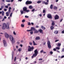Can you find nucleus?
Returning <instances> with one entry per match:
<instances>
[{"mask_svg":"<svg viewBox=\"0 0 64 64\" xmlns=\"http://www.w3.org/2000/svg\"><path fill=\"white\" fill-rule=\"evenodd\" d=\"M21 50H22V48H20L18 49V51L19 52L21 51Z\"/></svg>","mask_w":64,"mask_h":64,"instance_id":"26","label":"nucleus"},{"mask_svg":"<svg viewBox=\"0 0 64 64\" xmlns=\"http://www.w3.org/2000/svg\"><path fill=\"white\" fill-rule=\"evenodd\" d=\"M64 58V55L62 56L61 57V58Z\"/></svg>","mask_w":64,"mask_h":64,"instance_id":"45","label":"nucleus"},{"mask_svg":"<svg viewBox=\"0 0 64 64\" xmlns=\"http://www.w3.org/2000/svg\"><path fill=\"white\" fill-rule=\"evenodd\" d=\"M2 14H4V12L3 11H2Z\"/></svg>","mask_w":64,"mask_h":64,"instance_id":"46","label":"nucleus"},{"mask_svg":"<svg viewBox=\"0 0 64 64\" xmlns=\"http://www.w3.org/2000/svg\"><path fill=\"white\" fill-rule=\"evenodd\" d=\"M57 7H56V6H54V9L55 10H57Z\"/></svg>","mask_w":64,"mask_h":64,"instance_id":"20","label":"nucleus"},{"mask_svg":"<svg viewBox=\"0 0 64 64\" xmlns=\"http://www.w3.org/2000/svg\"><path fill=\"white\" fill-rule=\"evenodd\" d=\"M50 53L51 54H53V52L52 51H51L50 52Z\"/></svg>","mask_w":64,"mask_h":64,"instance_id":"55","label":"nucleus"},{"mask_svg":"<svg viewBox=\"0 0 64 64\" xmlns=\"http://www.w3.org/2000/svg\"><path fill=\"white\" fill-rule=\"evenodd\" d=\"M38 32V31L37 30H36V31L34 32L35 33H37Z\"/></svg>","mask_w":64,"mask_h":64,"instance_id":"30","label":"nucleus"},{"mask_svg":"<svg viewBox=\"0 0 64 64\" xmlns=\"http://www.w3.org/2000/svg\"><path fill=\"white\" fill-rule=\"evenodd\" d=\"M42 58H40L38 59V60H42Z\"/></svg>","mask_w":64,"mask_h":64,"instance_id":"44","label":"nucleus"},{"mask_svg":"<svg viewBox=\"0 0 64 64\" xmlns=\"http://www.w3.org/2000/svg\"><path fill=\"white\" fill-rule=\"evenodd\" d=\"M62 20H63V19H61L60 20V22H62Z\"/></svg>","mask_w":64,"mask_h":64,"instance_id":"58","label":"nucleus"},{"mask_svg":"<svg viewBox=\"0 0 64 64\" xmlns=\"http://www.w3.org/2000/svg\"><path fill=\"white\" fill-rule=\"evenodd\" d=\"M34 49V47L32 46L31 47L30 46H28V51H33Z\"/></svg>","mask_w":64,"mask_h":64,"instance_id":"4","label":"nucleus"},{"mask_svg":"<svg viewBox=\"0 0 64 64\" xmlns=\"http://www.w3.org/2000/svg\"><path fill=\"white\" fill-rule=\"evenodd\" d=\"M58 0H56V2H58Z\"/></svg>","mask_w":64,"mask_h":64,"instance_id":"61","label":"nucleus"},{"mask_svg":"<svg viewBox=\"0 0 64 64\" xmlns=\"http://www.w3.org/2000/svg\"><path fill=\"white\" fill-rule=\"evenodd\" d=\"M43 4H45V1H43L42 2Z\"/></svg>","mask_w":64,"mask_h":64,"instance_id":"54","label":"nucleus"},{"mask_svg":"<svg viewBox=\"0 0 64 64\" xmlns=\"http://www.w3.org/2000/svg\"><path fill=\"white\" fill-rule=\"evenodd\" d=\"M25 18H28L29 17V16H25Z\"/></svg>","mask_w":64,"mask_h":64,"instance_id":"47","label":"nucleus"},{"mask_svg":"<svg viewBox=\"0 0 64 64\" xmlns=\"http://www.w3.org/2000/svg\"><path fill=\"white\" fill-rule=\"evenodd\" d=\"M40 38L39 36L37 37L36 38V40H40Z\"/></svg>","mask_w":64,"mask_h":64,"instance_id":"16","label":"nucleus"},{"mask_svg":"<svg viewBox=\"0 0 64 64\" xmlns=\"http://www.w3.org/2000/svg\"><path fill=\"white\" fill-rule=\"evenodd\" d=\"M2 28V29L4 30L5 29H9V24H6V23H4L3 24V26Z\"/></svg>","mask_w":64,"mask_h":64,"instance_id":"1","label":"nucleus"},{"mask_svg":"<svg viewBox=\"0 0 64 64\" xmlns=\"http://www.w3.org/2000/svg\"><path fill=\"white\" fill-rule=\"evenodd\" d=\"M40 53H42V52H43V50H42L40 51Z\"/></svg>","mask_w":64,"mask_h":64,"instance_id":"43","label":"nucleus"},{"mask_svg":"<svg viewBox=\"0 0 64 64\" xmlns=\"http://www.w3.org/2000/svg\"><path fill=\"white\" fill-rule=\"evenodd\" d=\"M48 46L49 49H50L51 47V46L50 45V41H48Z\"/></svg>","mask_w":64,"mask_h":64,"instance_id":"5","label":"nucleus"},{"mask_svg":"<svg viewBox=\"0 0 64 64\" xmlns=\"http://www.w3.org/2000/svg\"><path fill=\"white\" fill-rule=\"evenodd\" d=\"M62 33L64 34V30L62 31Z\"/></svg>","mask_w":64,"mask_h":64,"instance_id":"64","label":"nucleus"},{"mask_svg":"<svg viewBox=\"0 0 64 64\" xmlns=\"http://www.w3.org/2000/svg\"><path fill=\"white\" fill-rule=\"evenodd\" d=\"M10 39L12 42V43H15V39L13 37V36L11 35L10 36Z\"/></svg>","mask_w":64,"mask_h":64,"instance_id":"3","label":"nucleus"},{"mask_svg":"<svg viewBox=\"0 0 64 64\" xmlns=\"http://www.w3.org/2000/svg\"><path fill=\"white\" fill-rule=\"evenodd\" d=\"M47 2H45V4L46 5H47V4H48V2H49V0H47Z\"/></svg>","mask_w":64,"mask_h":64,"instance_id":"21","label":"nucleus"},{"mask_svg":"<svg viewBox=\"0 0 64 64\" xmlns=\"http://www.w3.org/2000/svg\"><path fill=\"white\" fill-rule=\"evenodd\" d=\"M17 60V58H16V57H15L14 58V61H16V60Z\"/></svg>","mask_w":64,"mask_h":64,"instance_id":"34","label":"nucleus"},{"mask_svg":"<svg viewBox=\"0 0 64 64\" xmlns=\"http://www.w3.org/2000/svg\"><path fill=\"white\" fill-rule=\"evenodd\" d=\"M11 7H10L9 8V10H11Z\"/></svg>","mask_w":64,"mask_h":64,"instance_id":"51","label":"nucleus"},{"mask_svg":"<svg viewBox=\"0 0 64 64\" xmlns=\"http://www.w3.org/2000/svg\"><path fill=\"white\" fill-rule=\"evenodd\" d=\"M23 10L24 11H26L27 10V8L26 7H24L23 8Z\"/></svg>","mask_w":64,"mask_h":64,"instance_id":"15","label":"nucleus"},{"mask_svg":"<svg viewBox=\"0 0 64 64\" xmlns=\"http://www.w3.org/2000/svg\"><path fill=\"white\" fill-rule=\"evenodd\" d=\"M54 33L55 34H57L58 33V32L57 30H56L54 31Z\"/></svg>","mask_w":64,"mask_h":64,"instance_id":"12","label":"nucleus"},{"mask_svg":"<svg viewBox=\"0 0 64 64\" xmlns=\"http://www.w3.org/2000/svg\"><path fill=\"white\" fill-rule=\"evenodd\" d=\"M5 20V19H4V18H3V19L2 20V21H4Z\"/></svg>","mask_w":64,"mask_h":64,"instance_id":"57","label":"nucleus"},{"mask_svg":"<svg viewBox=\"0 0 64 64\" xmlns=\"http://www.w3.org/2000/svg\"><path fill=\"white\" fill-rule=\"evenodd\" d=\"M7 18V17L6 16H4V19H6Z\"/></svg>","mask_w":64,"mask_h":64,"instance_id":"56","label":"nucleus"},{"mask_svg":"<svg viewBox=\"0 0 64 64\" xmlns=\"http://www.w3.org/2000/svg\"><path fill=\"white\" fill-rule=\"evenodd\" d=\"M41 2V1L40 0H39L37 2V3H38V4H39V3H40Z\"/></svg>","mask_w":64,"mask_h":64,"instance_id":"29","label":"nucleus"},{"mask_svg":"<svg viewBox=\"0 0 64 64\" xmlns=\"http://www.w3.org/2000/svg\"><path fill=\"white\" fill-rule=\"evenodd\" d=\"M30 34H32L33 33V31H32L30 32Z\"/></svg>","mask_w":64,"mask_h":64,"instance_id":"38","label":"nucleus"},{"mask_svg":"<svg viewBox=\"0 0 64 64\" xmlns=\"http://www.w3.org/2000/svg\"><path fill=\"white\" fill-rule=\"evenodd\" d=\"M58 46H61V44L59 43L58 44Z\"/></svg>","mask_w":64,"mask_h":64,"instance_id":"36","label":"nucleus"},{"mask_svg":"<svg viewBox=\"0 0 64 64\" xmlns=\"http://www.w3.org/2000/svg\"><path fill=\"white\" fill-rule=\"evenodd\" d=\"M34 53L33 54V56H32V58H33L34 57H36L37 54H38V52L37 50V49L36 50L34 51Z\"/></svg>","mask_w":64,"mask_h":64,"instance_id":"2","label":"nucleus"},{"mask_svg":"<svg viewBox=\"0 0 64 64\" xmlns=\"http://www.w3.org/2000/svg\"><path fill=\"white\" fill-rule=\"evenodd\" d=\"M29 8H30V9H32V6H29Z\"/></svg>","mask_w":64,"mask_h":64,"instance_id":"31","label":"nucleus"},{"mask_svg":"<svg viewBox=\"0 0 64 64\" xmlns=\"http://www.w3.org/2000/svg\"><path fill=\"white\" fill-rule=\"evenodd\" d=\"M31 31H32L33 30H34V31H35V30H36L35 29V28L33 27H32L31 28Z\"/></svg>","mask_w":64,"mask_h":64,"instance_id":"13","label":"nucleus"},{"mask_svg":"<svg viewBox=\"0 0 64 64\" xmlns=\"http://www.w3.org/2000/svg\"><path fill=\"white\" fill-rule=\"evenodd\" d=\"M43 13H45V10H43Z\"/></svg>","mask_w":64,"mask_h":64,"instance_id":"41","label":"nucleus"},{"mask_svg":"<svg viewBox=\"0 0 64 64\" xmlns=\"http://www.w3.org/2000/svg\"><path fill=\"white\" fill-rule=\"evenodd\" d=\"M29 11H30V10H26V12H29Z\"/></svg>","mask_w":64,"mask_h":64,"instance_id":"37","label":"nucleus"},{"mask_svg":"<svg viewBox=\"0 0 64 64\" xmlns=\"http://www.w3.org/2000/svg\"><path fill=\"white\" fill-rule=\"evenodd\" d=\"M9 13L8 12H6V16H9Z\"/></svg>","mask_w":64,"mask_h":64,"instance_id":"17","label":"nucleus"},{"mask_svg":"<svg viewBox=\"0 0 64 64\" xmlns=\"http://www.w3.org/2000/svg\"><path fill=\"white\" fill-rule=\"evenodd\" d=\"M53 50L54 51H56V50L55 48H54Z\"/></svg>","mask_w":64,"mask_h":64,"instance_id":"53","label":"nucleus"},{"mask_svg":"<svg viewBox=\"0 0 64 64\" xmlns=\"http://www.w3.org/2000/svg\"><path fill=\"white\" fill-rule=\"evenodd\" d=\"M36 63L37 62H36V61H35L34 62V64H36Z\"/></svg>","mask_w":64,"mask_h":64,"instance_id":"63","label":"nucleus"},{"mask_svg":"<svg viewBox=\"0 0 64 64\" xmlns=\"http://www.w3.org/2000/svg\"><path fill=\"white\" fill-rule=\"evenodd\" d=\"M5 37H6V38H8L9 37V35L7 33H6L4 34Z\"/></svg>","mask_w":64,"mask_h":64,"instance_id":"7","label":"nucleus"},{"mask_svg":"<svg viewBox=\"0 0 64 64\" xmlns=\"http://www.w3.org/2000/svg\"><path fill=\"white\" fill-rule=\"evenodd\" d=\"M25 20H22V22H25Z\"/></svg>","mask_w":64,"mask_h":64,"instance_id":"40","label":"nucleus"},{"mask_svg":"<svg viewBox=\"0 0 64 64\" xmlns=\"http://www.w3.org/2000/svg\"><path fill=\"white\" fill-rule=\"evenodd\" d=\"M39 15H40V17H41V16H42V14H39Z\"/></svg>","mask_w":64,"mask_h":64,"instance_id":"62","label":"nucleus"},{"mask_svg":"<svg viewBox=\"0 0 64 64\" xmlns=\"http://www.w3.org/2000/svg\"><path fill=\"white\" fill-rule=\"evenodd\" d=\"M3 43L4 46V47H6L7 46V42H6V40H3Z\"/></svg>","mask_w":64,"mask_h":64,"instance_id":"6","label":"nucleus"},{"mask_svg":"<svg viewBox=\"0 0 64 64\" xmlns=\"http://www.w3.org/2000/svg\"><path fill=\"white\" fill-rule=\"evenodd\" d=\"M4 11H7V9H6V8L4 9Z\"/></svg>","mask_w":64,"mask_h":64,"instance_id":"50","label":"nucleus"},{"mask_svg":"<svg viewBox=\"0 0 64 64\" xmlns=\"http://www.w3.org/2000/svg\"><path fill=\"white\" fill-rule=\"evenodd\" d=\"M59 16L57 15H56L54 17V19L55 20H57V19H59Z\"/></svg>","mask_w":64,"mask_h":64,"instance_id":"9","label":"nucleus"},{"mask_svg":"<svg viewBox=\"0 0 64 64\" xmlns=\"http://www.w3.org/2000/svg\"><path fill=\"white\" fill-rule=\"evenodd\" d=\"M50 8L51 9H53V5L51 4L50 5Z\"/></svg>","mask_w":64,"mask_h":64,"instance_id":"25","label":"nucleus"},{"mask_svg":"<svg viewBox=\"0 0 64 64\" xmlns=\"http://www.w3.org/2000/svg\"><path fill=\"white\" fill-rule=\"evenodd\" d=\"M9 13H10V12H11V10H8V12Z\"/></svg>","mask_w":64,"mask_h":64,"instance_id":"49","label":"nucleus"},{"mask_svg":"<svg viewBox=\"0 0 64 64\" xmlns=\"http://www.w3.org/2000/svg\"><path fill=\"white\" fill-rule=\"evenodd\" d=\"M50 29L51 30H53L54 28V26H52L50 27Z\"/></svg>","mask_w":64,"mask_h":64,"instance_id":"23","label":"nucleus"},{"mask_svg":"<svg viewBox=\"0 0 64 64\" xmlns=\"http://www.w3.org/2000/svg\"><path fill=\"white\" fill-rule=\"evenodd\" d=\"M13 34L14 35H16V33L15 32V31H14L13 32Z\"/></svg>","mask_w":64,"mask_h":64,"instance_id":"28","label":"nucleus"},{"mask_svg":"<svg viewBox=\"0 0 64 64\" xmlns=\"http://www.w3.org/2000/svg\"><path fill=\"white\" fill-rule=\"evenodd\" d=\"M31 30L30 29V30H26V31L27 32H29V31H31Z\"/></svg>","mask_w":64,"mask_h":64,"instance_id":"35","label":"nucleus"},{"mask_svg":"<svg viewBox=\"0 0 64 64\" xmlns=\"http://www.w3.org/2000/svg\"><path fill=\"white\" fill-rule=\"evenodd\" d=\"M6 2H10V0H6Z\"/></svg>","mask_w":64,"mask_h":64,"instance_id":"33","label":"nucleus"},{"mask_svg":"<svg viewBox=\"0 0 64 64\" xmlns=\"http://www.w3.org/2000/svg\"><path fill=\"white\" fill-rule=\"evenodd\" d=\"M41 28L43 30H45V28L43 26H41Z\"/></svg>","mask_w":64,"mask_h":64,"instance_id":"19","label":"nucleus"},{"mask_svg":"<svg viewBox=\"0 0 64 64\" xmlns=\"http://www.w3.org/2000/svg\"><path fill=\"white\" fill-rule=\"evenodd\" d=\"M32 3V2L30 1H27L26 2V4H31Z\"/></svg>","mask_w":64,"mask_h":64,"instance_id":"11","label":"nucleus"},{"mask_svg":"<svg viewBox=\"0 0 64 64\" xmlns=\"http://www.w3.org/2000/svg\"><path fill=\"white\" fill-rule=\"evenodd\" d=\"M29 44L30 45H32V43L31 42H30Z\"/></svg>","mask_w":64,"mask_h":64,"instance_id":"42","label":"nucleus"},{"mask_svg":"<svg viewBox=\"0 0 64 64\" xmlns=\"http://www.w3.org/2000/svg\"><path fill=\"white\" fill-rule=\"evenodd\" d=\"M13 14V13L12 12L11 13L10 15V18H11L12 16V14Z\"/></svg>","mask_w":64,"mask_h":64,"instance_id":"22","label":"nucleus"},{"mask_svg":"<svg viewBox=\"0 0 64 64\" xmlns=\"http://www.w3.org/2000/svg\"><path fill=\"white\" fill-rule=\"evenodd\" d=\"M38 32H40V33H42V34H43L44 33L43 32V30L41 29H40L38 30Z\"/></svg>","mask_w":64,"mask_h":64,"instance_id":"10","label":"nucleus"},{"mask_svg":"<svg viewBox=\"0 0 64 64\" xmlns=\"http://www.w3.org/2000/svg\"><path fill=\"white\" fill-rule=\"evenodd\" d=\"M33 43L34 45H37V44L35 43V42L34 41V40L33 41Z\"/></svg>","mask_w":64,"mask_h":64,"instance_id":"18","label":"nucleus"},{"mask_svg":"<svg viewBox=\"0 0 64 64\" xmlns=\"http://www.w3.org/2000/svg\"><path fill=\"white\" fill-rule=\"evenodd\" d=\"M59 41V40H56L55 41V42H58V41Z\"/></svg>","mask_w":64,"mask_h":64,"instance_id":"39","label":"nucleus"},{"mask_svg":"<svg viewBox=\"0 0 64 64\" xmlns=\"http://www.w3.org/2000/svg\"><path fill=\"white\" fill-rule=\"evenodd\" d=\"M21 26L22 27H24V25L23 24H22L21 25Z\"/></svg>","mask_w":64,"mask_h":64,"instance_id":"32","label":"nucleus"},{"mask_svg":"<svg viewBox=\"0 0 64 64\" xmlns=\"http://www.w3.org/2000/svg\"><path fill=\"white\" fill-rule=\"evenodd\" d=\"M56 49H57V50H59L60 48V47H56Z\"/></svg>","mask_w":64,"mask_h":64,"instance_id":"27","label":"nucleus"},{"mask_svg":"<svg viewBox=\"0 0 64 64\" xmlns=\"http://www.w3.org/2000/svg\"><path fill=\"white\" fill-rule=\"evenodd\" d=\"M5 8H8V6H5Z\"/></svg>","mask_w":64,"mask_h":64,"instance_id":"48","label":"nucleus"},{"mask_svg":"<svg viewBox=\"0 0 64 64\" xmlns=\"http://www.w3.org/2000/svg\"><path fill=\"white\" fill-rule=\"evenodd\" d=\"M28 25H31V23L30 22H28Z\"/></svg>","mask_w":64,"mask_h":64,"instance_id":"52","label":"nucleus"},{"mask_svg":"<svg viewBox=\"0 0 64 64\" xmlns=\"http://www.w3.org/2000/svg\"><path fill=\"white\" fill-rule=\"evenodd\" d=\"M20 12L21 14H23L24 13V11L23 10H20Z\"/></svg>","mask_w":64,"mask_h":64,"instance_id":"24","label":"nucleus"},{"mask_svg":"<svg viewBox=\"0 0 64 64\" xmlns=\"http://www.w3.org/2000/svg\"><path fill=\"white\" fill-rule=\"evenodd\" d=\"M34 10H35V9H33L32 10V12H34Z\"/></svg>","mask_w":64,"mask_h":64,"instance_id":"59","label":"nucleus"},{"mask_svg":"<svg viewBox=\"0 0 64 64\" xmlns=\"http://www.w3.org/2000/svg\"><path fill=\"white\" fill-rule=\"evenodd\" d=\"M39 27L37 26H36V28H39Z\"/></svg>","mask_w":64,"mask_h":64,"instance_id":"60","label":"nucleus"},{"mask_svg":"<svg viewBox=\"0 0 64 64\" xmlns=\"http://www.w3.org/2000/svg\"><path fill=\"white\" fill-rule=\"evenodd\" d=\"M47 17L48 18H52V16L51 14H48L47 16Z\"/></svg>","mask_w":64,"mask_h":64,"instance_id":"8","label":"nucleus"},{"mask_svg":"<svg viewBox=\"0 0 64 64\" xmlns=\"http://www.w3.org/2000/svg\"><path fill=\"white\" fill-rule=\"evenodd\" d=\"M51 21L52 22V26H54V25H55V23H54V22L53 20H52Z\"/></svg>","mask_w":64,"mask_h":64,"instance_id":"14","label":"nucleus"}]
</instances>
